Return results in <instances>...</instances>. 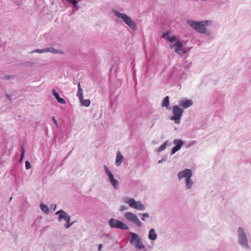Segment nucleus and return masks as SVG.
Returning <instances> with one entry per match:
<instances>
[{
  "instance_id": "obj_1",
  "label": "nucleus",
  "mask_w": 251,
  "mask_h": 251,
  "mask_svg": "<svg viewBox=\"0 0 251 251\" xmlns=\"http://www.w3.org/2000/svg\"><path fill=\"white\" fill-rule=\"evenodd\" d=\"M208 21L197 22L196 21L188 20L187 23L197 32L204 34L207 35H210V32L205 28L207 25ZM210 22V21H209Z\"/></svg>"
},
{
  "instance_id": "obj_2",
  "label": "nucleus",
  "mask_w": 251,
  "mask_h": 251,
  "mask_svg": "<svg viewBox=\"0 0 251 251\" xmlns=\"http://www.w3.org/2000/svg\"><path fill=\"white\" fill-rule=\"evenodd\" d=\"M115 16L119 18H121L123 21L132 30H135L137 29V26L135 23L126 14L121 13L116 10L113 11Z\"/></svg>"
},
{
  "instance_id": "obj_3",
  "label": "nucleus",
  "mask_w": 251,
  "mask_h": 251,
  "mask_svg": "<svg viewBox=\"0 0 251 251\" xmlns=\"http://www.w3.org/2000/svg\"><path fill=\"white\" fill-rule=\"evenodd\" d=\"M238 242L244 248L249 249L250 246L248 244L247 237L244 229L242 227H239L237 230Z\"/></svg>"
},
{
  "instance_id": "obj_4",
  "label": "nucleus",
  "mask_w": 251,
  "mask_h": 251,
  "mask_svg": "<svg viewBox=\"0 0 251 251\" xmlns=\"http://www.w3.org/2000/svg\"><path fill=\"white\" fill-rule=\"evenodd\" d=\"M184 110L177 105H175L172 107L173 115L170 117V120L174 121L176 124H179L180 119L182 116Z\"/></svg>"
},
{
  "instance_id": "obj_5",
  "label": "nucleus",
  "mask_w": 251,
  "mask_h": 251,
  "mask_svg": "<svg viewBox=\"0 0 251 251\" xmlns=\"http://www.w3.org/2000/svg\"><path fill=\"white\" fill-rule=\"evenodd\" d=\"M131 238L129 241L130 243L134 246L137 250L144 249L145 246L142 243V239L135 233L130 232Z\"/></svg>"
},
{
  "instance_id": "obj_6",
  "label": "nucleus",
  "mask_w": 251,
  "mask_h": 251,
  "mask_svg": "<svg viewBox=\"0 0 251 251\" xmlns=\"http://www.w3.org/2000/svg\"><path fill=\"white\" fill-rule=\"evenodd\" d=\"M108 224L111 228H117L124 230H128L129 229L128 226L126 224L114 218L111 219L108 221Z\"/></svg>"
},
{
  "instance_id": "obj_7",
  "label": "nucleus",
  "mask_w": 251,
  "mask_h": 251,
  "mask_svg": "<svg viewBox=\"0 0 251 251\" xmlns=\"http://www.w3.org/2000/svg\"><path fill=\"white\" fill-rule=\"evenodd\" d=\"M105 174L108 177V179L110 182L111 185L113 186L115 189L117 190L119 188V181L114 178V175L109 170L108 167L106 165L103 166Z\"/></svg>"
},
{
  "instance_id": "obj_8",
  "label": "nucleus",
  "mask_w": 251,
  "mask_h": 251,
  "mask_svg": "<svg viewBox=\"0 0 251 251\" xmlns=\"http://www.w3.org/2000/svg\"><path fill=\"white\" fill-rule=\"evenodd\" d=\"M126 218L130 222H133L137 226L141 227L143 225L142 222L139 220L138 218L133 213L127 212L125 214Z\"/></svg>"
},
{
  "instance_id": "obj_9",
  "label": "nucleus",
  "mask_w": 251,
  "mask_h": 251,
  "mask_svg": "<svg viewBox=\"0 0 251 251\" xmlns=\"http://www.w3.org/2000/svg\"><path fill=\"white\" fill-rule=\"evenodd\" d=\"M192 175L193 174L191 170L189 169H185L177 174V176L179 179H181L183 178H185L186 179L189 177H191Z\"/></svg>"
},
{
  "instance_id": "obj_10",
  "label": "nucleus",
  "mask_w": 251,
  "mask_h": 251,
  "mask_svg": "<svg viewBox=\"0 0 251 251\" xmlns=\"http://www.w3.org/2000/svg\"><path fill=\"white\" fill-rule=\"evenodd\" d=\"M193 104V102L191 100H188L186 99H183L179 100V106H181L184 109H186L192 106Z\"/></svg>"
},
{
  "instance_id": "obj_11",
  "label": "nucleus",
  "mask_w": 251,
  "mask_h": 251,
  "mask_svg": "<svg viewBox=\"0 0 251 251\" xmlns=\"http://www.w3.org/2000/svg\"><path fill=\"white\" fill-rule=\"evenodd\" d=\"M173 47H176L175 52L177 53H184L185 52L183 48V44L178 40Z\"/></svg>"
},
{
  "instance_id": "obj_12",
  "label": "nucleus",
  "mask_w": 251,
  "mask_h": 251,
  "mask_svg": "<svg viewBox=\"0 0 251 251\" xmlns=\"http://www.w3.org/2000/svg\"><path fill=\"white\" fill-rule=\"evenodd\" d=\"M124 159V156L121 154L120 151H118L117 153L116 154V165L117 166H119L121 165L122 163L123 162V160Z\"/></svg>"
},
{
  "instance_id": "obj_13",
  "label": "nucleus",
  "mask_w": 251,
  "mask_h": 251,
  "mask_svg": "<svg viewBox=\"0 0 251 251\" xmlns=\"http://www.w3.org/2000/svg\"><path fill=\"white\" fill-rule=\"evenodd\" d=\"M55 215H58V221L61 222L62 219L65 220L66 216L69 215L63 210H59L55 213Z\"/></svg>"
},
{
  "instance_id": "obj_14",
  "label": "nucleus",
  "mask_w": 251,
  "mask_h": 251,
  "mask_svg": "<svg viewBox=\"0 0 251 251\" xmlns=\"http://www.w3.org/2000/svg\"><path fill=\"white\" fill-rule=\"evenodd\" d=\"M148 237L151 240H155L156 239L157 235L154 228H151L150 230Z\"/></svg>"
},
{
  "instance_id": "obj_15",
  "label": "nucleus",
  "mask_w": 251,
  "mask_h": 251,
  "mask_svg": "<svg viewBox=\"0 0 251 251\" xmlns=\"http://www.w3.org/2000/svg\"><path fill=\"white\" fill-rule=\"evenodd\" d=\"M161 105L163 107H165L167 109H171V107L170 106L169 97L168 96H166L164 98Z\"/></svg>"
},
{
  "instance_id": "obj_16",
  "label": "nucleus",
  "mask_w": 251,
  "mask_h": 251,
  "mask_svg": "<svg viewBox=\"0 0 251 251\" xmlns=\"http://www.w3.org/2000/svg\"><path fill=\"white\" fill-rule=\"evenodd\" d=\"M133 208L140 211H144L146 207L140 201H136Z\"/></svg>"
},
{
  "instance_id": "obj_17",
  "label": "nucleus",
  "mask_w": 251,
  "mask_h": 251,
  "mask_svg": "<svg viewBox=\"0 0 251 251\" xmlns=\"http://www.w3.org/2000/svg\"><path fill=\"white\" fill-rule=\"evenodd\" d=\"M174 144L175 145V147L180 150L182 145L184 144L183 141L179 139H175L173 142Z\"/></svg>"
},
{
  "instance_id": "obj_18",
  "label": "nucleus",
  "mask_w": 251,
  "mask_h": 251,
  "mask_svg": "<svg viewBox=\"0 0 251 251\" xmlns=\"http://www.w3.org/2000/svg\"><path fill=\"white\" fill-rule=\"evenodd\" d=\"M193 185V181L191 177H188L186 179V187L187 189H190Z\"/></svg>"
},
{
  "instance_id": "obj_19",
  "label": "nucleus",
  "mask_w": 251,
  "mask_h": 251,
  "mask_svg": "<svg viewBox=\"0 0 251 251\" xmlns=\"http://www.w3.org/2000/svg\"><path fill=\"white\" fill-rule=\"evenodd\" d=\"M76 95L78 97L79 100L83 98V90L81 88L80 83L78 84V91Z\"/></svg>"
},
{
  "instance_id": "obj_20",
  "label": "nucleus",
  "mask_w": 251,
  "mask_h": 251,
  "mask_svg": "<svg viewBox=\"0 0 251 251\" xmlns=\"http://www.w3.org/2000/svg\"><path fill=\"white\" fill-rule=\"evenodd\" d=\"M79 101L82 105H83L86 107L89 106L91 103V101L90 100H84L83 98L82 99L79 100Z\"/></svg>"
},
{
  "instance_id": "obj_21",
  "label": "nucleus",
  "mask_w": 251,
  "mask_h": 251,
  "mask_svg": "<svg viewBox=\"0 0 251 251\" xmlns=\"http://www.w3.org/2000/svg\"><path fill=\"white\" fill-rule=\"evenodd\" d=\"M40 208L41 210L46 214H48L49 213V209L47 205L41 203L40 205Z\"/></svg>"
},
{
  "instance_id": "obj_22",
  "label": "nucleus",
  "mask_w": 251,
  "mask_h": 251,
  "mask_svg": "<svg viewBox=\"0 0 251 251\" xmlns=\"http://www.w3.org/2000/svg\"><path fill=\"white\" fill-rule=\"evenodd\" d=\"M70 220H71V217H70V216L69 215L68 216H66V217L65 218V221L67 223V225H66V226H65V227L66 228H69L75 223L74 222H72L71 223H70Z\"/></svg>"
},
{
  "instance_id": "obj_23",
  "label": "nucleus",
  "mask_w": 251,
  "mask_h": 251,
  "mask_svg": "<svg viewBox=\"0 0 251 251\" xmlns=\"http://www.w3.org/2000/svg\"><path fill=\"white\" fill-rule=\"evenodd\" d=\"M67 2L72 4L75 8V10L77 11L79 9V6L77 5V1L76 0H66Z\"/></svg>"
},
{
  "instance_id": "obj_24",
  "label": "nucleus",
  "mask_w": 251,
  "mask_h": 251,
  "mask_svg": "<svg viewBox=\"0 0 251 251\" xmlns=\"http://www.w3.org/2000/svg\"><path fill=\"white\" fill-rule=\"evenodd\" d=\"M20 151H21L20 159H21V161H22L24 158L25 152V150L24 145H22L21 146V148H20Z\"/></svg>"
},
{
  "instance_id": "obj_25",
  "label": "nucleus",
  "mask_w": 251,
  "mask_h": 251,
  "mask_svg": "<svg viewBox=\"0 0 251 251\" xmlns=\"http://www.w3.org/2000/svg\"><path fill=\"white\" fill-rule=\"evenodd\" d=\"M136 201L133 199V198H130L129 201H128V204H129V206L131 207V208H134V205L135 204V203H136Z\"/></svg>"
},
{
  "instance_id": "obj_26",
  "label": "nucleus",
  "mask_w": 251,
  "mask_h": 251,
  "mask_svg": "<svg viewBox=\"0 0 251 251\" xmlns=\"http://www.w3.org/2000/svg\"><path fill=\"white\" fill-rule=\"evenodd\" d=\"M50 52H51L52 53H53V54H56V53L61 54H64V51L63 50H58L54 49L53 48H51Z\"/></svg>"
},
{
  "instance_id": "obj_27",
  "label": "nucleus",
  "mask_w": 251,
  "mask_h": 251,
  "mask_svg": "<svg viewBox=\"0 0 251 251\" xmlns=\"http://www.w3.org/2000/svg\"><path fill=\"white\" fill-rule=\"evenodd\" d=\"M168 142L166 141L165 143L162 144L161 146L159 147V148L158 149V151H161L163 150H164L166 147V145H167Z\"/></svg>"
},
{
  "instance_id": "obj_28",
  "label": "nucleus",
  "mask_w": 251,
  "mask_h": 251,
  "mask_svg": "<svg viewBox=\"0 0 251 251\" xmlns=\"http://www.w3.org/2000/svg\"><path fill=\"white\" fill-rule=\"evenodd\" d=\"M14 76L12 75H7L1 77L2 79L3 80H9L10 79H14Z\"/></svg>"
},
{
  "instance_id": "obj_29",
  "label": "nucleus",
  "mask_w": 251,
  "mask_h": 251,
  "mask_svg": "<svg viewBox=\"0 0 251 251\" xmlns=\"http://www.w3.org/2000/svg\"><path fill=\"white\" fill-rule=\"evenodd\" d=\"M52 95L54 96L56 100L57 99H59L60 98L59 94L58 92H56L55 90L53 89L52 90Z\"/></svg>"
},
{
  "instance_id": "obj_30",
  "label": "nucleus",
  "mask_w": 251,
  "mask_h": 251,
  "mask_svg": "<svg viewBox=\"0 0 251 251\" xmlns=\"http://www.w3.org/2000/svg\"><path fill=\"white\" fill-rule=\"evenodd\" d=\"M166 39L170 42H173L176 40V38L175 36H174L172 37H167Z\"/></svg>"
},
{
  "instance_id": "obj_31",
  "label": "nucleus",
  "mask_w": 251,
  "mask_h": 251,
  "mask_svg": "<svg viewBox=\"0 0 251 251\" xmlns=\"http://www.w3.org/2000/svg\"><path fill=\"white\" fill-rule=\"evenodd\" d=\"M35 52L42 53L45 52V50H44V49H36V50L32 51V52H31V53H35Z\"/></svg>"
},
{
  "instance_id": "obj_32",
  "label": "nucleus",
  "mask_w": 251,
  "mask_h": 251,
  "mask_svg": "<svg viewBox=\"0 0 251 251\" xmlns=\"http://www.w3.org/2000/svg\"><path fill=\"white\" fill-rule=\"evenodd\" d=\"M57 100L59 103H60L61 104L66 103V100L60 97L59 99H57Z\"/></svg>"
},
{
  "instance_id": "obj_33",
  "label": "nucleus",
  "mask_w": 251,
  "mask_h": 251,
  "mask_svg": "<svg viewBox=\"0 0 251 251\" xmlns=\"http://www.w3.org/2000/svg\"><path fill=\"white\" fill-rule=\"evenodd\" d=\"M25 167L26 170H28L31 168V164L28 161H25Z\"/></svg>"
},
{
  "instance_id": "obj_34",
  "label": "nucleus",
  "mask_w": 251,
  "mask_h": 251,
  "mask_svg": "<svg viewBox=\"0 0 251 251\" xmlns=\"http://www.w3.org/2000/svg\"><path fill=\"white\" fill-rule=\"evenodd\" d=\"M178 150H179L175 146L173 148V149L172 150L171 154H175Z\"/></svg>"
},
{
  "instance_id": "obj_35",
  "label": "nucleus",
  "mask_w": 251,
  "mask_h": 251,
  "mask_svg": "<svg viewBox=\"0 0 251 251\" xmlns=\"http://www.w3.org/2000/svg\"><path fill=\"white\" fill-rule=\"evenodd\" d=\"M128 207L126 205H122L120 209L121 211H123L128 209Z\"/></svg>"
},
{
  "instance_id": "obj_36",
  "label": "nucleus",
  "mask_w": 251,
  "mask_h": 251,
  "mask_svg": "<svg viewBox=\"0 0 251 251\" xmlns=\"http://www.w3.org/2000/svg\"><path fill=\"white\" fill-rule=\"evenodd\" d=\"M51 47L46 48L44 49V50H45V52H51Z\"/></svg>"
},
{
  "instance_id": "obj_37",
  "label": "nucleus",
  "mask_w": 251,
  "mask_h": 251,
  "mask_svg": "<svg viewBox=\"0 0 251 251\" xmlns=\"http://www.w3.org/2000/svg\"><path fill=\"white\" fill-rule=\"evenodd\" d=\"M130 199V198H128V197H124V198H123V200L124 202H125V203H128V201H129V200Z\"/></svg>"
},
{
  "instance_id": "obj_38",
  "label": "nucleus",
  "mask_w": 251,
  "mask_h": 251,
  "mask_svg": "<svg viewBox=\"0 0 251 251\" xmlns=\"http://www.w3.org/2000/svg\"><path fill=\"white\" fill-rule=\"evenodd\" d=\"M169 33H170L169 32H167L164 33L163 34V35H162V37L166 39V37H169Z\"/></svg>"
},
{
  "instance_id": "obj_39",
  "label": "nucleus",
  "mask_w": 251,
  "mask_h": 251,
  "mask_svg": "<svg viewBox=\"0 0 251 251\" xmlns=\"http://www.w3.org/2000/svg\"><path fill=\"white\" fill-rule=\"evenodd\" d=\"M52 121L53 122V123L54 124V125L56 126H58V123H57V122L56 121V120L55 119V117L54 116H53L52 117Z\"/></svg>"
},
{
  "instance_id": "obj_40",
  "label": "nucleus",
  "mask_w": 251,
  "mask_h": 251,
  "mask_svg": "<svg viewBox=\"0 0 251 251\" xmlns=\"http://www.w3.org/2000/svg\"><path fill=\"white\" fill-rule=\"evenodd\" d=\"M141 215L144 217V218H149V214L148 213H145L143 214H141Z\"/></svg>"
},
{
  "instance_id": "obj_41",
  "label": "nucleus",
  "mask_w": 251,
  "mask_h": 251,
  "mask_svg": "<svg viewBox=\"0 0 251 251\" xmlns=\"http://www.w3.org/2000/svg\"><path fill=\"white\" fill-rule=\"evenodd\" d=\"M6 97L7 98V99H8L10 101H12V97H11L10 95H8V94H7L6 95Z\"/></svg>"
},
{
  "instance_id": "obj_42",
  "label": "nucleus",
  "mask_w": 251,
  "mask_h": 251,
  "mask_svg": "<svg viewBox=\"0 0 251 251\" xmlns=\"http://www.w3.org/2000/svg\"><path fill=\"white\" fill-rule=\"evenodd\" d=\"M102 247H103L102 244H99V246H98V251H101V249L102 248Z\"/></svg>"
},
{
  "instance_id": "obj_43",
  "label": "nucleus",
  "mask_w": 251,
  "mask_h": 251,
  "mask_svg": "<svg viewBox=\"0 0 251 251\" xmlns=\"http://www.w3.org/2000/svg\"><path fill=\"white\" fill-rule=\"evenodd\" d=\"M51 207L52 208H53V210H55V209H56V204H52L51 205Z\"/></svg>"
},
{
  "instance_id": "obj_44",
  "label": "nucleus",
  "mask_w": 251,
  "mask_h": 251,
  "mask_svg": "<svg viewBox=\"0 0 251 251\" xmlns=\"http://www.w3.org/2000/svg\"><path fill=\"white\" fill-rule=\"evenodd\" d=\"M164 161H166V159H164V158H162V159L159 160L158 161V163H159V164L162 163Z\"/></svg>"
},
{
  "instance_id": "obj_45",
  "label": "nucleus",
  "mask_w": 251,
  "mask_h": 251,
  "mask_svg": "<svg viewBox=\"0 0 251 251\" xmlns=\"http://www.w3.org/2000/svg\"><path fill=\"white\" fill-rule=\"evenodd\" d=\"M103 237H105L106 239H108L109 238V236L107 234H103Z\"/></svg>"
},
{
  "instance_id": "obj_46",
  "label": "nucleus",
  "mask_w": 251,
  "mask_h": 251,
  "mask_svg": "<svg viewBox=\"0 0 251 251\" xmlns=\"http://www.w3.org/2000/svg\"><path fill=\"white\" fill-rule=\"evenodd\" d=\"M194 142H195V141L191 142L190 144H189L188 145V146H187V147H191L192 145H193V144H194Z\"/></svg>"
},
{
  "instance_id": "obj_47",
  "label": "nucleus",
  "mask_w": 251,
  "mask_h": 251,
  "mask_svg": "<svg viewBox=\"0 0 251 251\" xmlns=\"http://www.w3.org/2000/svg\"><path fill=\"white\" fill-rule=\"evenodd\" d=\"M142 220L143 221H145V218L143 217V218H142Z\"/></svg>"
}]
</instances>
